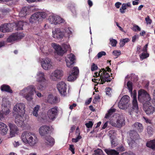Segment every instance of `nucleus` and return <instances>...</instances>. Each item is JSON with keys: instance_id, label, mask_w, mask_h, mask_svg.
Here are the masks:
<instances>
[{"instance_id": "1", "label": "nucleus", "mask_w": 155, "mask_h": 155, "mask_svg": "<svg viewBox=\"0 0 155 155\" xmlns=\"http://www.w3.org/2000/svg\"><path fill=\"white\" fill-rule=\"evenodd\" d=\"M21 138L24 142L31 146H34L38 142L35 134L29 131L23 132L21 134Z\"/></svg>"}, {"instance_id": "2", "label": "nucleus", "mask_w": 155, "mask_h": 155, "mask_svg": "<svg viewBox=\"0 0 155 155\" xmlns=\"http://www.w3.org/2000/svg\"><path fill=\"white\" fill-rule=\"evenodd\" d=\"M101 70L102 71V73L100 76V79L98 80V81H99L101 80L100 84H103L105 82H110L112 79L109 74L107 72V71L111 72V70L110 68L107 66L105 69L102 68Z\"/></svg>"}, {"instance_id": "3", "label": "nucleus", "mask_w": 155, "mask_h": 155, "mask_svg": "<svg viewBox=\"0 0 155 155\" xmlns=\"http://www.w3.org/2000/svg\"><path fill=\"white\" fill-rule=\"evenodd\" d=\"M138 101L143 104L150 103L151 101L149 94L144 90L140 91L138 92Z\"/></svg>"}, {"instance_id": "4", "label": "nucleus", "mask_w": 155, "mask_h": 155, "mask_svg": "<svg viewBox=\"0 0 155 155\" xmlns=\"http://www.w3.org/2000/svg\"><path fill=\"white\" fill-rule=\"evenodd\" d=\"M52 45L55 49L57 54L60 56L63 55V54L67 51L70 47L69 45L66 44H63L62 48L60 45L55 43H52Z\"/></svg>"}, {"instance_id": "5", "label": "nucleus", "mask_w": 155, "mask_h": 155, "mask_svg": "<svg viewBox=\"0 0 155 155\" xmlns=\"http://www.w3.org/2000/svg\"><path fill=\"white\" fill-rule=\"evenodd\" d=\"M46 14L44 12H38L33 14L29 19L30 22L31 23L39 22L46 18Z\"/></svg>"}, {"instance_id": "6", "label": "nucleus", "mask_w": 155, "mask_h": 155, "mask_svg": "<svg viewBox=\"0 0 155 155\" xmlns=\"http://www.w3.org/2000/svg\"><path fill=\"white\" fill-rule=\"evenodd\" d=\"M109 123L113 127L120 128L125 125V122L123 117L119 116L116 117L115 120H110Z\"/></svg>"}, {"instance_id": "7", "label": "nucleus", "mask_w": 155, "mask_h": 155, "mask_svg": "<svg viewBox=\"0 0 155 155\" xmlns=\"http://www.w3.org/2000/svg\"><path fill=\"white\" fill-rule=\"evenodd\" d=\"M37 75L38 77L37 80L38 82V84L37 89L41 90H43V88L45 85L46 80L45 77L44 73L41 72H38Z\"/></svg>"}, {"instance_id": "8", "label": "nucleus", "mask_w": 155, "mask_h": 155, "mask_svg": "<svg viewBox=\"0 0 155 155\" xmlns=\"http://www.w3.org/2000/svg\"><path fill=\"white\" fill-rule=\"evenodd\" d=\"M7 102L5 101V99H3L2 101V110L0 112V119L4 118V115H7L10 112L9 110V105L8 104Z\"/></svg>"}, {"instance_id": "9", "label": "nucleus", "mask_w": 155, "mask_h": 155, "mask_svg": "<svg viewBox=\"0 0 155 155\" xmlns=\"http://www.w3.org/2000/svg\"><path fill=\"white\" fill-rule=\"evenodd\" d=\"M130 105V97L127 95L124 96L120 99L118 104V107L122 109H125Z\"/></svg>"}, {"instance_id": "10", "label": "nucleus", "mask_w": 155, "mask_h": 155, "mask_svg": "<svg viewBox=\"0 0 155 155\" xmlns=\"http://www.w3.org/2000/svg\"><path fill=\"white\" fill-rule=\"evenodd\" d=\"M130 138L127 140V142L130 146L133 147L135 143V141L140 138V136L138 133L134 130H131L129 132Z\"/></svg>"}, {"instance_id": "11", "label": "nucleus", "mask_w": 155, "mask_h": 155, "mask_svg": "<svg viewBox=\"0 0 155 155\" xmlns=\"http://www.w3.org/2000/svg\"><path fill=\"white\" fill-rule=\"evenodd\" d=\"M25 106L21 103L16 104L13 108V113L14 116L16 114H24L25 113Z\"/></svg>"}, {"instance_id": "12", "label": "nucleus", "mask_w": 155, "mask_h": 155, "mask_svg": "<svg viewBox=\"0 0 155 155\" xmlns=\"http://www.w3.org/2000/svg\"><path fill=\"white\" fill-rule=\"evenodd\" d=\"M24 91L28 94L25 96V98L28 101H31L32 99V96L34 92H36L35 88L33 85H30L24 89Z\"/></svg>"}, {"instance_id": "13", "label": "nucleus", "mask_w": 155, "mask_h": 155, "mask_svg": "<svg viewBox=\"0 0 155 155\" xmlns=\"http://www.w3.org/2000/svg\"><path fill=\"white\" fill-rule=\"evenodd\" d=\"M58 114V108L56 106L49 109L47 112V115L49 118L52 120L56 118Z\"/></svg>"}, {"instance_id": "14", "label": "nucleus", "mask_w": 155, "mask_h": 155, "mask_svg": "<svg viewBox=\"0 0 155 155\" xmlns=\"http://www.w3.org/2000/svg\"><path fill=\"white\" fill-rule=\"evenodd\" d=\"M63 75V71L57 69L51 74L50 78L53 81H57L59 80Z\"/></svg>"}, {"instance_id": "15", "label": "nucleus", "mask_w": 155, "mask_h": 155, "mask_svg": "<svg viewBox=\"0 0 155 155\" xmlns=\"http://www.w3.org/2000/svg\"><path fill=\"white\" fill-rule=\"evenodd\" d=\"M79 72L78 68L77 67H74L71 74L68 76L67 79L68 81H73L75 80Z\"/></svg>"}, {"instance_id": "16", "label": "nucleus", "mask_w": 155, "mask_h": 155, "mask_svg": "<svg viewBox=\"0 0 155 155\" xmlns=\"http://www.w3.org/2000/svg\"><path fill=\"white\" fill-rule=\"evenodd\" d=\"M75 60V56L73 54L71 53L68 55L65 59L67 66L68 68L72 67L74 63Z\"/></svg>"}, {"instance_id": "17", "label": "nucleus", "mask_w": 155, "mask_h": 155, "mask_svg": "<svg viewBox=\"0 0 155 155\" xmlns=\"http://www.w3.org/2000/svg\"><path fill=\"white\" fill-rule=\"evenodd\" d=\"M48 20L51 24H54L55 25L63 23L64 21L63 19L58 16H52L49 17Z\"/></svg>"}, {"instance_id": "18", "label": "nucleus", "mask_w": 155, "mask_h": 155, "mask_svg": "<svg viewBox=\"0 0 155 155\" xmlns=\"http://www.w3.org/2000/svg\"><path fill=\"white\" fill-rule=\"evenodd\" d=\"M150 104V103L146 104H143V109L147 115L153 114L155 112V107Z\"/></svg>"}, {"instance_id": "19", "label": "nucleus", "mask_w": 155, "mask_h": 155, "mask_svg": "<svg viewBox=\"0 0 155 155\" xmlns=\"http://www.w3.org/2000/svg\"><path fill=\"white\" fill-rule=\"evenodd\" d=\"M67 85L64 82H60L57 85V89L61 95H65L67 90Z\"/></svg>"}, {"instance_id": "20", "label": "nucleus", "mask_w": 155, "mask_h": 155, "mask_svg": "<svg viewBox=\"0 0 155 155\" xmlns=\"http://www.w3.org/2000/svg\"><path fill=\"white\" fill-rule=\"evenodd\" d=\"M21 114H16L14 116L15 117V122L19 127H22L25 124L24 118Z\"/></svg>"}, {"instance_id": "21", "label": "nucleus", "mask_w": 155, "mask_h": 155, "mask_svg": "<svg viewBox=\"0 0 155 155\" xmlns=\"http://www.w3.org/2000/svg\"><path fill=\"white\" fill-rule=\"evenodd\" d=\"M42 66L43 69L45 70L51 68L52 65L50 59L48 58H45L42 62Z\"/></svg>"}, {"instance_id": "22", "label": "nucleus", "mask_w": 155, "mask_h": 155, "mask_svg": "<svg viewBox=\"0 0 155 155\" xmlns=\"http://www.w3.org/2000/svg\"><path fill=\"white\" fill-rule=\"evenodd\" d=\"M133 100L132 101V110L131 111H129V113L130 115H131L132 113V111H135L136 112H138V107L137 104V99L136 95L135 94L133 95Z\"/></svg>"}, {"instance_id": "23", "label": "nucleus", "mask_w": 155, "mask_h": 155, "mask_svg": "<svg viewBox=\"0 0 155 155\" xmlns=\"http://www.w3.org/2000/svg\"><path fill=\"white\" fill-rule=\"evenodd\" d=\"M50 127L47 125H44L41 127L39 130L40 134L41 136H44L48 134Z\"/></svg>"}, {"instance_id": "24", "label": "nucleus", "mask_w": 155, "mask_h": 155, "mask_svg": "<svg viewBox=\"0 0 155 155\" xmlns=\"http://www.w3.org/2000/svg\"><path fill=\"white\" fill-rule=\"evenodd\" d=\"M10 129V135L12 137L15 136V134L18 131L17 127L15 124L9 123L8 124Z\"/></svg>"}, {"instance_id": "25", "label": "nucleus", "mask_w": 155, "mask_h": 155, "mask_svg": "<svg viewBox=\"0 0 155 155\" xmlns=\"http://www.w3.org/2000/svg\"><path fill=\"white\" fill-rule=\"evenodd\" d=\"M53 37L55 38L60 39L62 38L64 36V32L61 31L60 29L56 28L54 32L53 31Z\"/></svg>"}, {"instance_id": "26", "label": "nucleus", "mask_w": 155, "mask_h": 155, "mask_svg": "<svg viewBox=\"0 0 155 155\" xmlns=\"http://www.w3.org/2000/svg\"><path fill=\"white\" fill-rule=\"evenodd\" d=\"M8 127L5 124L0 122V133L2 135H6L8 131Z\"/></svg>"}, {"instance_id": "27", "label": "nucleus", "mask_w": 155, "mask_h": 155, "mask_svg": "<svg viewBox=\"0 0 155 155\" xmlns=\"http://www.w3.org/2000/svg\"><path fill=\"white\" fill-rule=\"evenodd\" d=\"M45 142L46 144L50 146H52L54 143V140L50 136H46L45 137Z\"/></svg>"}, {"instance_id": "28", "label": "nucleus", "mask_w": 155, "mask_h": 155, "mask_svg": "<svg viewBox=\"0 0 155 155\" xmlns=\"http://www.w3.org/2000/svg\"><path fill=\"white\" fill-rule=\"evenodd\" d=\"M58 100L57 97H54L52 95H49L48 97L47 102L48 103L51 104H54L57 102Z\"/></svg>"}, {"instance_id": "29", "label": "nucleus", "mask_w": 155, "mask_h": 155, "mask_svg": "<svg viewBox=\"0 0 155 155\" xmlns=\"http://www.w3.org/2000/svg\"><path fill=\"white\" fill-rule=\"evenodd\" d=\"M104 151L107 155H119V152L114 149H106L104 150Z\"/></svg>"}, {"instance_id": "30", "label": "nucleus", "mask_w": 155, "mask_h": 155, "mask_svg": "<svg viewBox=\"0 0 155 155\" xmlns=\"http://www.w3.org/2000/svg\"><path fill=\"white\" fill-rule=\"evenodd\" d=\"M1 91H5L10 93H13V91L11 89L10 86L6 84L2 85L1 86Z\"/></svg>"}, {"instance_id": "31", "label": "nucleus", "mask_w": 155, "mask_h": 155, "mask_svg": "<svg viewBox=\"0 0 155 155\" xmlns=\"http://www.w3.org/2000/svg\"><path fill=\"white\" fill-rule=\"evenodd\" d=\"M8 25L7 24H5L2 25L0 27V31L4 33L9 32L10 29Z\"/></svg>"}, {"instance_id": "32", "label": "nucleus", "mask_w": 155, "mask_h": 155, "mask_svg": "<svg viewBox=\"0 0 155 155\" xmlns=\"http://www.w3.org/2000/svg\"><path fill=\"white\" fill-rule=\"evenodd\" d=\"M134 125L135 130H137L139 132H141L143 131V127L141 124L138 122H136L134 124Z\"/></svg>"}, {"instance_id": "33", "label": "nucleus", "mask_w": 155, "mask_h": 155, "mask_svg": "<svg viewBox=\"0 0 155 155\" xmlns=\"http://www.w3.org/2000/svg\"><path fill=\"white\" fill-rule=\"evenodd\" d=\"M16 40H17L16 35L15 33H13L10 35L7 38L6 42L8 43H11Z\"/></svg>"}, {"instance_id": "34", "label": "nucleus", "mask_w": 155, "mask_h": 155, "mask_svg": "<svg viewBox=\"0 0 155 155\" xmlns=\"http://www.w3.org/2000/svg\"><path fill=\"white\" fill-rule=\"evenodd\" d=\"M147 147L151 148L153 150H155V139L147 142L146 144Z\"/></svg>"}, {"instance_id": "35", "label": "nucleus", "mask_w": 155, "mask_h": 155, "mask_svg": "<svg viewBox=\"0 0 155 155\" xmlns=\"http://www.w3.org/2000/svg\"><path fill=\"white\" fill-rule=\"evenodd\" d=\"M116 109L114 108H111L109 110L105 116V118L106 119L109 118L115 112Z\"/></svg>"}, {"instance_id": "36", "label": "nucleus", "mask_w": 155, "mask_h": 155, "mask_svg": "<svg viewBox=\"0 0 155 155\" xmlns=\"http://www.w3.org/2000/svg\"><path fill=\"white\" fill-rule=\"evenodd\" d=\"M40 107L38 105H37L34 108L32 112V114L33 115L37 117L38 116V112L39 110Z\"/></svg>"}, {"instance_id": "37", "label": "nucleus", "mask_w": 155, "mask_h": 155, "mask_svg": "<svg viewBox=\"0 0 155 155\" xmlns=\"http://www.w3.org/2000/svg\"><path fill=\"white\" fill-rule=\"evenodd\" d=\"M11 10L8 8H1L0 9V12H1L2 15H6L7 13H9Z\"/></svg>"}, {"instance_id": "38", "label": "nucleus", "mask_w": 155, "mask_h": 155, "mask_svg": "<svg viewBox=\"0 0 155 155\" xmlns=\"http://www.w3.org/2000/svg\"><path fill=\"white\" fill-rule=\"evenodd\" d=\"M23 22L21 21H18L16 24V29L18 30H22L23 29Z\"/></svg>"}, {"instance_id": "39", "label": "nucleus", "mask_w": 155, "mask_h": 155, "mask_svg": "<svg viewBox=\"0 0 155 155\" xmlns=\"http://www.w3.org/2000/svg\"><path fill=\"white\" fill-rule=\"evenodd\" d=\"M27 12V8L23 7L22 8L21 12L19 13V14L20 15H21L22 16H24L26 15Z\"/></svg>"}, {"instance_id": "40", "label": "nucleus", "mask_w": 155, "mask_h": 155, "mask_svg": "<svg viewBox=\"0 0 155 155\" xmlns=\"http://www.w3.org/2000/svg\"><path fill=\"white\" fill-rule=\"evenodd\" d=\"M149 54L147 53L143 52L141 54H140L139 56L140 59L142 60L145 59L149 56Z\"/></svg>"}, {"instance_id": "41", "label": "nucleus", "mask_w": 155, "mask_h": 155, "mask_svg": "<svg viewBox=\"0 0 155 155\" xmlns=\"http://www.w3.org/2000/svg\"><path fill=\"white\" fill-rule=\"evenodd\" d=\"M127 86L130 92H132L133 90V84L131 82L128 81L127 82Z\"/></svg>"}, {"instance_id": "42", "label": "nucleus", "mask_w": 155, "mask_h": 155, "mask_svg": "<svg viewBox=\"0 0 155 155\" xmlns=\"http://www.w3.org/2000/svg\"><path fill=\"white\" fill-rule=\"evenodd\" d=\"M17 40L21 39L25 36L24 34L22 33H15Z\"/></svg>"}, {"instance_id": "43", "label": "nucleus", "mask_w": 155, "mask_h": 155, "mask_svg": "<svg viewBox=\"0 0 155 155\" xmlns=\"http://www.w3.org/2000/svg\"><path fill=\"white\" fill-rule=\"evenodd\" d=\"M106 55V53L105 51H101L99 52L97 55L96 56L95 58H97L98 59L101 58L103 56H105Z\"/></svg>"}, {"instance_id": "44", "label": "nucleus", "mask_w": 155, "mask_h": 155, "mask_svg": "<svg viewBox=\"0 0 155 155\" xmlns=\"http://www.w3.org/2000/svg\"><path fill=\"white\" fill-rule=\"evenodd\" d=\"M110 43L113 47H115L116 46L117 41L116 40L114 39H110Z\"/></svg>"}, {"instance_id": "45", "label": "nucleus", "mask_w": 155, "mask_h": 155, "mask_svg": "<svg viewBox=\"0 0 155 155\" xmlns=\"http://www.w3.org/2000/svg\"><path fill=\"white\" fill-rule=\"evenodd\" d=\"M126 7L125 3L122 4V7L120 9V11L121 13L123 14L125 12L124 10L126 9Z\"/></svg>"}, {"instance_id": "46", "label": "nucleus", "mask_w": 155, "mask_h": 155, "mask_svg": "<svg viewBox=\"0 0 155 155\" xmlns=\"http://www.w3.org/2000/svg\"><path fill=\"white\" fill-rule=\"evenodd\" d=\"M111 143L112 148H113L117 146L118 144V143L116 141L115 139H111Z\"/></svg>"}, {"instance_id": "47", "label": "nucleus", "mask_w": 155, "mask_h": 155, "mask_svg": "<svg viewBox=\"0 0 155 155\" xmlns=\"http://www.w3.org/2000/svg\"><path fill=\"white\" fill-rule=\"evenodd\" d=\"M132 30L136 31H141V28L140 27L137 25H134L133 26V27L132 28Z\"/></svg>"}, {"instance_id": "48", "label": "nucleus", "mask_w": 155, "mask_h": 155, "mask_svg": "<svg viewBox=\"0 0 155 155\" xmlns=\"http://www.w3.org/2000/svg\"><path fill=\"white\" fill-rule=\"evenodd\" d=\"M105 90L107 95L108 96L111 95L112 91L110 88V87H107L105 89Z\"/></svg>"}, {"instance_id": "49", "label": "nucleus", "mask_w": 155, "mask_h": 155, "mask_svg": "<svg viewBox=\"0 0 155 155\" xmlns=\"http://www.w3.org/2000/svg\"><path fill=\"white\" fill-rule=\"evenodd\" d=\"M102 150L101 149H97L94 150V153L93 155H100L101 153H102Z\"/></svg>"}, {"instance_id": "50", "label": "nucleus", "mask_w": 155, "mask_h": 155, "mask_svg": "<svg viewBox=\"0 0 155 155\" xmlns=\"http://www.w3.org/2000/svg\"><path fill=\"white\" fill-rule=\"evenodd\" d=\"M85 125L87 128H90L92 127L93 123L91 121H89L88 123L85 124Z\"/></svg>"}, {"instance_id": "51", "label": "nucleus", "mask_w": 155, "mask_h": 155, "mask_svg": "<svg viewBox=\"0 0 155 155\" xmlns=\"http://www.w3.org/2000/svg\"><path fill=\"white\" fill-rule=\"evenodd\" d=\"M117 151L123 152L125 151V149L122 145H121L117 148Z\"/></svg>"}, {"instance_id": "52", "label": "nucleus", "mask_w": 155, "mask_h": 155, "mask_svg": "<svg viewBox=\"0 0 155 155\" xmlns=\"http://www.w3.org/2000/svg\"><path fill=\"white\" fill-rule=\"evenodd\" d=\"M81 138V136L80 135H78V136L76 138H72V142L74 143H76L78 142Z\"/></svg>"}, {"instance_id": "53", "label": "nucleus", "mask_w": 155, "mask_h": 155, "mask_svg": "<svg viewBox=\"0 0 155 155\" xmlns=\"http://www.w3.org/2000/svg\"><path fill=\"white\" fill-rule=\"evenodd\" d=\"M74 145L72 144L70 145L69 149V150L71 151L73 154L75 153L74 152Z\"/></svg>"}, {"instance_id": "54", "label": "nucleus", "mask_w": 155, "mask_h": 155, "mask_svg": "<svg viewBox=\"0 0 155 155\" xmlns=\"http://www.w3.org/2000/svg\"><path fill=\"white\" fill-rule=\"evenodd\" d=\"M98 68V67L97 65H96L95 64L93 63L91 66V71H94L96 70Z\"/></svg>"}, {"instance_id": "55", "label": "nucleus", "mask_w": 155, "mask_h": 155, "mask_svg": "<svg viewBox=\"0 0 155 155\" xmlns=\"http://www.w3.org/2000/svg\"><path fill=\"white\" fill-rule=\"evenodd\" d=\"M147 130L148 133L150 135H151L153 134V131L152 128L150 127H148L147 128Z\"/></svg>"}, {"instance_id": "56", "label": "nucleus", "mask_w": 155, "mask_h": 155, "mask_svg": "<svg viewBox=\"0 0 155 155\" xmlns=\"http://www.w3.org/2000/svg\"><path fill=\"white\" fill-rule=\"evenodd\" d=\"M145 20L147 24H150L152 22V20L148 16L145 18Z\"/></svg>"}, {"instance_id": "57", "label": "nucleus", "mask_w": 155, "mask_h": 155, "mask_svg": "<svg viewBox=\"0 0 155 155\" xmlns=\"http://www.w3.org/2000/svg\"><path fill=\"white\" fill-rule=\"evenodd\" d=\"M113 54L115 56H118L120 54V51L117 50L114 51L113 52Z\"/></svg>"}, {"instance_id": "58", "label": "nucleus", "mask_w": 155, "mask_h": 155, "mask_svg": "<svg viewBox=\"0 0 155 155\" xmlns=\"http://www.w3.org/2000/svg\"><path fill=\"white\" fill-rule=\"evenodd\" d=\"M142 51V50H141V46L139 45L137 46V52L139 54Z\"/></svg>"}, {"instance_id": "59", "label": "nucleus", "mask_w": 155, "mask_h": 155, "mask_svg": "<svg viewBox=\"0 0 155 155\" xmlns=\"http://www.w3.org/2000/svg\"><path fill=\"white\" fill-rule=\"evenodd\" d=\"M121 155H135V154L132 152L128 153L125 152L122 153Z\"/></svg>"}, {"instance_id": "60", "label": "nucleus", "mask_w": 155, "mask_h": 155, "mask_svg": "<svg viewBox=\"0 0 155 155\" xmlns=\"http://www.w3.org/2000/svg\"><path fill=\"white\" fill-rule=\"evenodd\" d=\"M101 72L102 73V71L101 70H100L98 73L97 72H95L94 73V77H97L98 76H100V73Z\"/></svg>"}, {"instance_id": "61", "label": "nucleus", "mask_w": 155, "mask_h": 155, "mask_svg": "<svg viewBox=\"0 0 155 155\" xmlns=\"http://www.w3.org/2000/svg\"><path fill=\"white\" fill-rule=\"evenodd\" d=\"M148 46V45H146L144 46L143 47V49H142V51H143L144 52H147V48Z\"/></svg>"}, {"instance_id": "62", "label": "nucleus", "mask_w": 155, "mask_h": 155, "mask_svg": "<svg viewBox=\"0 0 155 155\" xmlns=\"http://www.w3.org/2000/svg\"><path fill=\"white\" fill-rule=\"evenodd\" d=\"M92 100V99L91 98H89L85 102V104L86 105H88L90 104Z\"/></svg>"}, {"instance_id": "63", "label": "nucleus", "mask_w": 155, "mask_h": 155, "mask_svg": "<svg viewBox=\"0 0 155 155\" xmlns=\"http://www.w3.org/2000/svg\"><path fill=\"white\" fill-rule=\"evenodd\" d=\"M121 5V3L120 2H116L115 5V7L117 8H119L120 7V5Z\"/></svg>"}, {"instance_id": "64", "label": "nucleus", "mask_w": 155, "mask_h": 155, "mask_svg": "<svg viewBox=\"0 0 155 155\" xmlns=\"http://www.w3.org/2000/svg\"><path fill=\"white\" fill-rule=\"evenodd\" d=\"M87 3L89 7H91L93 5V2L91 0H87Z\"/></svg>"}]
</instances>
